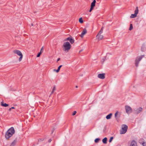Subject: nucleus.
<instances>
[{
    "instance_id": "1",
    "label": "nucleus",
    "mask_w": 146,
    "mask_h": 146,
    "mask_svg": "<svg viewBox=\"0 0 146 146\" xmlns=\"http://www.w3.org/2000/svg\"><path fill=\"white\" fill-rule=\"evenodd\" d=\"M15 133V131L14 127H11L6 133L5 135V138L7 139H9Z\"/></svg>"
},
{
    "instance_id": "2",
    "label": "nucleus",
    "mask_w": 146,
    "mask_h": 146,
    "mask_svg": "<svg viewBox=\"0 0 146 146\" xmlns=\"http://www.w3.org/2000/svg\"><path fill=\"white\" fill-rule=\"evenodd\" d=\"M64 50L68 52L71 48V45L68 42H66L64 43L63 45Z\"/></svg>"
},
{
    "instance_id": "3",
    "label": "nucleus",
    "mask_w": 146,
    "mask_h": 146,
    "mask_svg": "<svg viewBox=\"0 0 146 146\" xmlns=\"http://www.w3.org/2000/svg\"><path fill=\"white\" fill-rule=\"evenodd\" d=\"M13 52L14 53L17 54L18 56H20L19 59V61H21L22 59L23 56V54L19 50H14Z\"/></svg>"
},
{
    "instance_id": "4",
    "label": "nucleus",
    "mask_w": 146,
    "mask_h": 146,
    "mask_svg": "<svg viewBox=\"0 0 146 146\" xmlns=\"http://www.w3.org/2000/svg\"><path fill=\"white\" fill-rule=\"evenodd\" d=\"M128 128V126L125 125H122V129L120 131V133L121 134H125L127 131Z\"/></svg>"
},
{
    "instance_id": "5",
    "label": "nucleus",
    "mask_w": 146,
    "mask_h": 146,
    "mask_svg": "<svg viewBox=\"0 0 146 146\" xmlns=\"http://www.w3.org/2000/svg\"><path fill=\"white\" fill-rule=\"evenodd\" d=\"M144 56V55H142L140 56H139L137 57L135 60V65L136 67H137L138 66L139 61L141 60L142 58Z\"/></svg>"
},
{
    "instance_id": "6",
    "label": "nucleus",
    "mask_w": 146,
    "mask_h": 146,
    "mask_svg": "<svg viewBox=\"0 0 146 146\" xmlns=\"http://www.w3.org/2000/svg\"><path fill=\"white\" fill-rule=\"evenodd\" d=\"M125 109L126 113L128 114H130L132 112V109L129 106H125Z\"/></svg>"
},
{
    "instance_id": "7",
    "label": "nucleus",
    "mask_w": 146,
    "mask_h": 146,
    "mask_svg": "<svg viewBox=\"0 0 146 146\" xmlns=\"http://www.w3.org/2000/svg\"><path fill=\"white\" fill-rule=\"evenodd\" d=\"M87 33V30L86 29H84L82 31V32L81 35H80V36L81 38H83L84 35L86 34Z\"/></svg>"
},
{
    "instance_id": "8",
    "label": "nucleus",
    "mask_w": 146,
    "mask_h": 146,
    "mask_svg": "<svg viewBox=\"0 0 146 146\" xmlns=\"http://www.w3.org/2000/svg\"><path fill=\"white\" fill-rule=\"evenodd\" d=\"M98 77L102 79H104L105 78V74H101L98 75Z\"/></svg>"
},
{
    "instance_id": "9",
    "label": "nucleus",
    "mask_w": 146,
    "mask_h": 146,
    "mask_svg": "<svg viewBox=\"0 0 146 146\" xmlns=\"http://www.w3.org/2000/svg\"><path fill=\"white\" fill-rule=\"evenodd\" d=\"M142 110V108H139L135 110V114H138Z\"/></svg>"
},
{
    "instance_id": "10",
    "label": "nucleus",
    "mask_w": 146,
    "mask_h": 146,
    "mask_svg": "<svg viewBox=\"0 0 146 146\" xmlns=\"http://www.w3.org/2000/svg\"><path fill=\"white\" fill-rule=\"evenodd\" d=\"M130 146H137V144L135 141L133 140L131 142Z\"/></svg>"
},
{
    "instance_id": "11",
    "label": "nucleus",
    "mask_w": 146,
    "mask_h": 146,
    "mask_svg": "<svg viewBox=\"0 0 146 146\" xmlns=\"http://www.w3.org/2000/svg\"><path fill=\"white\" fill-rule=\"evenodd\" d=\"M96 37L99 40H102L103 38V36L102 35H100L98 36L97 35Z\"/></svg>"
},
{
    "instance_id": "12",
    "label": "nucleus",
    "mask_w": 146,
    "mask_h": 146,
    "mask_svg": "<svg viewBox=\"0 0 146 146\" xmlns=\"http://www.w3.org/2000/svg\"><path fill=\"white\" fill-rule=\"evenodd\" d=\"M17 142V140H14L11 143L10 145V146H14L16 144Z\"/></svg>"
},
{
    "instance_id": "13",
    "label": "nucleus",
    "mask_w": 146,
    "mask_h": 146,
    "mask_svg": "<svg viewBox=\"0 0 146 146\" xmlns=\"http://www.w3.org/2000/svg\"><path fill=\"white\" fill-rule=\"evenodd\" d=\"M112 114L111 113H110L109 115H107L106 116V118L108 119H109L111 118V117L112 116Z\"/></svg>"
},
{
    "instance_id": "14",
    "label": "nucleus",
    "mask_w": 146,
    "mask_h": 146,
    "mask_svg": "<svg viewBox=\"0 0 146 146\" xmlns=\"http://www.w3.org/2000/svg\"><path fill=\"white\" fill-rule=\"evenodd\" d=\"M96 3V0H94L92 3L91 6L94 7L95 5V3Z\"/></svg>"
},
{
    "instance_id": "15",
    "label": "nucleus",
    "mask_w": 146,
    "mask_h": 146,
    "mask_svg": "<svg viewBox=\"0 0 146 146\" xmlns=\"http://www.w3.org/2000/svg\"><path fill=\"white\" fill-rule=\"evenodd\" d=\"M69 41L70 43L71 44H72L74 42V40L73 39L72 37H71L70 38Z\"/></svg>"
},
{
    "instance_id": "16",
    "label": "nucleus",
    "mask_w": 146,
    "mask_h": 146,
    "mask_svg": "<svg viewBox=\"0 0 146 146\" xmlns=\"http://www.w3.org/2000/svg\"><path fill=\"white\" fill-rule=\"evenodd\" d=\"M1 106H3L5 107H6L8 106V104H6V103H4L3 102H1Z\"/></svg>"
},
{
    "instance_id": "17",
    "label": "nucleus",
    "mask_w": 146,
    "mask_h": 146,
    "mask_svg": "<svg viewBox=\"0 0 146 146\" xmlns=\"http://www.w3.org/2000/svg\"><path fill=\"white\" fill-rule=\"evenodd\" d=\"M107 138L106 137H105L102 139V142L104 144H106L107 143Z\"/></svg>"
},
{
    "instance_id": "18",
    "label": "nucleus",
    "mask_w": 146,
    "mask_h": 146,
    "mask_svg": "<svg viewBox=\"0 0 146 146\" xmlns=\"http://www.w3.org/2000/svg\"><path fill=\"white\" fill-rule=\"evenodd\" d=\"M103 27H102V28H101L100 30V31L99 33H98V36L100 35H101L102 34V33L103 32Z\"/></svg>"
},
{
    "instance_id": "19",
    "label": "nucleus",
    "mask_w": 146,
    "mask_h": 146,
    "mask_svg": "<svg viewBox=\"0 0 146 146\" xmlns=\"http://www.w3.org/2000/svg\"><path fill=\"white\" fill-rule=\"evenodd\" d=\"M62 65H60L58 68L56 70L55 69H54V71H56V72H58L60 70V68L62 67Z\"/></svg>"
},
{
    "instance_id": "20",
    "label": "nucleus",
    "mask_w": 146,
    "mask_h": 146,
    "mask_svg": "<svg viewBox=\"0 0 146 146\" xmlns=\"http://www.w3.org/2000/svg\"><path fill=\"white\" fill-rule=\"evenodd\" d=\"M137 16V15L134 13V14H132L131 15L130 17L131 18H134L135 17Z\"/></svg>"
},
{
    "instance_id": "21",
    "label": "nucleus",
    "mask_w": 146,
    "mask_h": 146,
    "mask_svg": "<svg viewBox=\"0 0 146 146\" xmlns=\"http://www.w3.org/2000/svg\"><path fill=\"white\" fill-rule=\"evenodd\" d=\"M138 13V7H136V9L135 11V14H136V15H137Z\"/></svg>"
},
{
    "instance_id": "22",
    "label": "nucleus",
    "mask_w": 146,
    "mask_h": 146,
    "mask_svg": "<svg viewBox=\"0 0 146 146\" xmlns=\"http://www.w3.org/2000/svg\"><path fill=\"white\" fill-rule=\"evenodd\" d=\"M145 142V141H144V140L142 138V139H140L139 140V143L142 144V143L143 142Z\"/></svg>"
},
{
    "instance_id": "23",
    "label": "nucleus",
    "mask_w": 146,
    "mask_h": 146,
    "mask_svg": "<svg viewBox=\"0 0 146 146\" xmlns=\"http://www.w3.org/2000/svg\"><path fill=\"white\" fill-rule=\"evenodd\" d=\"M55 90V86H54L53 87V88L52 90V91L51 92V93L50 94V95H51L52 94H53V92H54V91Z\"/></svg>"
},
{
    "instance_id": "24",
    "label": "nucleus",
    "mask_w": 146,
    "mask_h": 146,
    "mask_svg": "<svg viewBox=\"0 0 146 146\" xmlns=\"http://www.w3.org/2000/svg\"><path fill=\"white\" fill-rule=\"evenodd\" d=\"M79 21L80 23H82L83 22L82 19V18H80L79 19Z\"/></svg>"
},
{
    "instance_id": "25",
    "label": "nucleus",
    "mask_w": 146,
    "mask_h": 146,
    "mask_svg": "<svg viewBox=\"0 0 146 146\" xmlns=\"http://www.w3.org/2000/svg\"><path fill=\"white\" fill-rule=\"evenodd\" d=\"M133 28V26L132 24H130V27L129 28V30L131 31L132 29Z\"/></svg>"
},
{
    "instance_id": "26",
    "label": "nucleus",
    "mask_w": 146,
    "mask_h": 146,
    "mask_svg": "<svg viewBox=\"0 0 146 146\" xmlns=\"http://www.w3.org/2000/svg\"><path fill=\"white\" fill-rule=\"evenodd\" d=\"M100 139L99 138H96L95 139V142L96 143H98L99 142V141L100 140Z\"/></svg>"
},
{
    "instance_id": "27",
    "label": "nucleus",
    "mask_w": 146,
    "mask_h": 146,
    "mask_svg": "<svg viewBox=\"0 0 146 146\" xmlns=\"http://www.w3.org/2000/svg\"><path fill=\"white\" fill-rule=\"evenodd\" d=\"M144 45H142L141 47V50L143 52L144 51Z\"/></svg>"
},
{
    "instance_id": "28",
    "label": "nucleus",
    "mask_w": 146,
    "mask_h": 146,
    "mask_svg": "<svg viewBox=\"0 0 146 146\" xmlns=\"http://www.w3.org/2000/svg\"><path fill=\"white\" fill-rule=\"evenodd\" d=\"M71 37H68L67 38H66L64 39V41H67V40H70V38Z\"/></svg>"
},
{
    "instance_id": "29",
    "label": "nucleus",
    "mask_w": 146,
    "mask_h": 146,
    "mask_svg": "<svg viewBox=\"0 0 146 146\" xmlns=\"http://www.w3.org/2000/svg\"><path fill=\"white\" fill-rule=\"evenodd\" d=\"M43 50H44L43 47H42L41 48L40 52H41V53H42L43 51Z\"/></svg>"
},
{
    "instance_id": "30",
    "label": "nucleus",
    "mask_w": 146,
    "mask_h": 146,
    "mask_svg": "<svg viewBox=\"0 0 146 146\" xmlns=\"http://www.w3.org/2000/svg\"><path fill=\"white\" fill-rule=\"evenodd\" d=\"M113 139V137H111L110 139L109 142H111V141Z\"/></svg>"
},
{
    "instance_id": "31",
    "label": "nucleus",
    "mask_w": 146,
    "mask_h": 146,
    "mask_svg": "<svg viewBox=\"0 0 146 146\" xmlns=\"http://www.w3.org/2000/svg\"><path fill=\"white\" fill-rule=\"evenodd\" d=\"M142 145L143 146H146V142H143Z\"/></svg>"
},
{
    "instance_id": "32",
    "label": "nucleus",
    "mask_w": 146,
    "mask_h": 146,
    "mask_svg": "<svg viewBox=\"0 0 146 146\" xmlns=\"http://www.w3.org/2000/svg\"><path fill=\"white\" fill-rule=\"evenodd\" d=\"M41 53H41V52H39V53L37 54V57H39L40 56Z\"/></svg>"
},
{
    "instance_id": "33",
    "label": "nucleus",
    "mask_w": 146,
    "mask_h": 146,
    "mask_svg": "<svg viewBox=\"0 0 146 146\" xmlns=\"http://www.w3.org/2000/svg\"><path fill=\"white\" fill-rule=\"evenodd\" d=\"M76 111H74L73 112V113L72 114V115H75L76 114Z\"/></svg>"
},
{
    "instance_id": "34",
    "label": "nucleus",
    "mask_w": 146,
    "mask_h": 146,
    "mask_svg": "<svg viewBox=\"0 0 146 146\" xmlns=\"http://www.w3.org/2000/svg\"><path fill=\"white\" fill-rule=\"evenodd\" d=\"M118 111H117L115 113V116L116 117L117 115L118 114Z\"/></svg>"
},
{
    "instance_id": "35",
    "label": "nucleus",
    "mask_w": 146,
    "mask_h": 146,
    "mask_svg": "<svg viewBox=\"0 0 146 146\" xmlns=\"http://www.w3.org/2000/svg\"><path fill=\"white\" fill-rule=\"evenodd\" d=\"M52 141V140L51 139H50L48 140L49 142H50Z\"/></svg>"
},
{
    "instance_id": "36",
    "label": "nucleus",
    "mask_w": 146,
    "mask_h": 146,
    "mask_svg": "<svg viewBox=\"0 0 146 146\" xmlns=\"http://www.w3.org/2000/svg\"><path fill=\"white\" fill-rule=\"evenodd\" d=\"M93 8H94L93 7H92L91 6V8H90V9H92V10L93 9Z\"/></svg>"
},
{
    "instance_id": "37",
    "label": "nucleus",
    "mask_w": 146,
    "mask_h": 146,
    "mask_svg": "<svg viewBox=\"0 0 146 146\" xmlns=\"http://www.w3.org/2000/svg\"><path fill=\"white\" fill-rule=\"evenodd\" d=\"M11 108L9 109V111H11Z\"/></svg>"
},
{
    "instance_id": "38",
    "label": "nucleus",
    "mask_w": 146,
    "mask_h": 146,
    "mask_svg": "<svg viewBox=\"0 0 146 146\" xmlns=\"http://www.w3.org/2000/svg\"><path fill=\"white\" fill-rule=\"evenodd\" d=\"M60 59V58H58V59H57V61H59Z\"/></svg>"
},
{
    "instance_id": "39",
    "label": "nucleus",
    "mask_w": 146,
    "mask_h": 146,
    "mask_svg": "<svg viewBox=\"0 0 146 146\" xmlns=\"http://www.w3.org/2000/svg\"><path fill=\"white\" fill-rule=\"evenodd\" d=\"M92 11V9H90V10H89V12H90L91 11Z\"/></svg>"
},
{
    "instance_id": "40",
    "label": "nucleus",
    "mask_w": 146,
    "mask_h": 146,
    "mask_svg": "<svg viewBox=\"0 0 146 146\" xmlns=\"http://www.w3.org/2000/svg\"><path fill=\"white\" fill-rule=\"evenodd\" d=\"M12 109H15V108L14 107H12L11 108Z\"/></svg>"
},
{
    "instance_id": "41",
    "label": "nucleus",
    "mask_w": 146,
    "mask_h": 146,
    "mask_svg": "<svg viewBox=\"0 0 146 146\" xmlns=\"http://www.w3.org/2000/svg\"><path fill=\"white\" fill-rule=\"evenodd\" d=\"M82 50H80V51L79 53H80V52H82Z\"/></svg>"
},
{
    "instance_id": "42",
    "label": "nucleus",
    "mask_w": 146,
    "mask_h": 146,
    "mask_svg": "<svg viewBox=\"0 0 146 146\" xmlns=\"http://www.w3.org/2000/svg\"><path fill=\"white\" fill-rule=\"evenodd\" d=\"M53 131H54V130H53L52 131V133H53Z\"/></svg>"
},
{
    "instance_id": "43",
    "label": "nucleus",
    "mask_w": 146,
    "mask_h": 146,
    "mask_svg": "<svg viewBox=\"0 0 146 146\" xmlns=\"http://www.w3.org/2000/svg\"><path fill=\"white\" fill-rule=\"evenodd\" d=\"M76 88H77V87H78L77 86H76Z\"/></svg>"
},
{
    "instance_id": "44",
    "label": "nucleus",
    "mask_w": 146,
    "mask_h": 146,
    "mask_svg": "<svg viewBox=\"0 0 146 146\" xmlns=\"http://www.w3.org/2000/svg\"><path fill=\"white\" fill-rule=\"evenodd\" d=\"M32 26H33V24H32Z\"/></svg>"
}]
</instances>
